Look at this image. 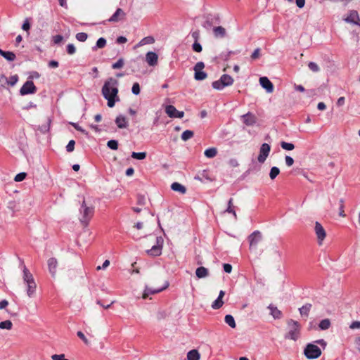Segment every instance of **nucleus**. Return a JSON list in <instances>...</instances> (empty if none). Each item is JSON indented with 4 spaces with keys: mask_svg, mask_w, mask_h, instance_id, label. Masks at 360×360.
Returning <instances> with one entry per match:
<instances>
[{
    "mask_svg": "<svg viewBox=\"0 0 360 360\" xmlns=\"http://www.w3.org/2000/svg\"><path fill=\"white\" fill-rule=\"evenodd\" d=\"M224 302L222 299L217 297L212 304V308L218 309L222 307Z\"/></svg>",
    "mask_w": 360,
    "mask_h": 360,
    "instance_id": "nucleus-40",
    "label": "nucleus"
},
{
    "mask_svg": "<svg viewBox=\"0 0 360 360\" xmlns=\"http://www.w3.org/2000/svg\"><path fill=\"white\" fill-rule=\"evenodd\" d=\"M67 53L70 55H73L76 52V48L73 44H69L67 46Z\"/></svg>",
    "mask_w": 360,
    "mask_h": 360,
    "instance_id": "nucleus-49",
    "label": "nucleus"
},
{
    "mask_svg": "<svg viewBox=\"0 0 360 360\" xmlns=\"http://www.w3.org/2000/svg\"><path fill=\"white\" fill-rule=\"evenodd\" d=\"M165 112L171 118H182L184 115L183 111H179L174 105H168L165 108Z\"/></svg>",
    "mask_w": 360,
    "mask_h": 360,
    "instance_id": "nucleus-13",
    "label": "nucleus"
},
{
    "mask_svg": "<svg viewBox=\"0 0 360 360\" xmlns=\"http://www.w3.org/2000/svg\"><path fill=\"white\" fill-rule=\"evenodd\" d=\"M36 92L37 87L32 80H27L20 89V94L22 96L32 94Z\"/></svg>",
    "mask_w": 360,
    "mask_h": 360,
    "instance_id": "nucleus-10",
    "label": "nucleus"
},
{
    "mask_svg": "<svg viewBox=\"0 0 360 360\" xmlns=\"http://www.w3.org/2000/svg\"><path fill=\"white\" fill-rule=\"evenodd\" d=\"M348 23L357 25L360 26V18L358 12L355 10H352L349 12L347 17L345 19Z\"/></svg>",
    "mask_w": 360,
    "mask_h": 360,
    "instance_id": "nucleus-15",
    "label": "nucleus"
},
{
    "mask_svg": "<svg viewBox=\"0 0 360 360\" xmlns=\"http://www.w3.org/2000/svg\"><path fill=\"white\" fill-rule=\"evenodd\" d=\"M12 326L13 323L9 320L0 322V329L11 330L12 328Z\"/></svg>",
    "mask_w": 360,
    "mask_h": 360,
    "instance_id": "nucleus-39",
    "label": "nucleus"
},
{
    "mask_svg": "<svg viewBox=\"0 0 360 360\" xmlns=\"http://www.w3.org/2000/svg\"><path fill=\"white\" fill-rule=\"evenodd\" d=\"M94 214V207L92 205L88 206L85 200L82 202L79 208V219L84 226H87L90 220Z\"/></svg>",
    "mask_w": 360,
    "mask_h": 360,
    "instance_id": "nucleus-3",
    "label": "nucleus"
},
{
    "mask_svg": "<svg viewBox=\"0 0 360 360\" xmlns=\"http://www.w3.org/2000/svg\"><path fill=\"white\" fill-rule=\"evenodd\" d=\"M196 276L199 278H205L208 276V270L205 267L200 266L195 271Z\"/></svg>",
    "mask_w": 360,
    "mask_h": 360,
    "instance_id": "nucleus-26",
    "label": "nucleus"
},
{
    "mask_svg": "<svg viewBox=\"0 0 360 360\" xmlns=\"http://www.w3.org/2000/svg\"><path fill=\"white\" fill-rule=\"evenodd\" d=\"M63 37L62 35L58 34L53 37V41L54 44H58L63 40Z\"/></svg>",
    "mask_w": 360,
    "mask_h": 360,
    "instance_id": "nucleus-58",
    "label": "nucleus"
},
{
    "mask_svg": "<svg viewBox=\"0 0 360 360\" xmlns=\"http://www.w3.org/2000/svg\"><path fill=\"white\" fill-rule=\"evenodd\" d=\"M158 56L156 53L149 51L146 55V61L150 66H155L158 63Z\"/></svg>",
    "mask_w": 360,
    "mask_h": 360,
    "instance_id": "nucleus-21",
    "label": "nucleus"
},
{
    "mask_svg": "<svg viewBox=\"0 0 360 360\" xmlns=\"http://www.w3.org/2000/svg\"><path fill=\"white\" fill-rule=\"evenodd\" d=\"M107 146L112 150H117L118 148V141L114 139L110 140L108 141Z\"/></svg>",
    "mask_w": 360,
    "mask_h": 360,
    "instance_id": "nucleus-42",
    "label": "nucleus"
},
{
    "mask_svg": "<svg viewBox=\"0 0 360 360\" xmlns=\"http://www.w3.org/2000/svg\"><path fill=\"white\" fill-rule=\"evenodd\" d=\"M70 124L77 131L82 132L85 135H88V132L84 129L82 127H80L77 123L71 122Z\"/></svg>",
    "mask_w": 360,
    "mask_h": 360,
    "instance_id": "nucleus-48",
    "label": "nucleus"
},
{
    "mask_svg": "<svg viewBox=\"0 0 360 360\" xmlns=\"http://www.w3.org/2000/svg\"><path fill=\"white\" fill-rule=\"evenodd\" d=\"M330 326V321L328 319H323L320 321L319 327L321 330H327Z\"/></svg>",
    "mask_w": 360,
    "mask_h": 360,
    "instance_id": "nucleus-33",
    "label": "nucleus"
},
{
    "mask_svg": "<svg viewBox=\"0 0 360 360\" xmlns=\"http://www.w3.org/2000/svg\"><path fill=\"white\" fill-rule=\"evenodd\" d=\"M22 264V271H23V281L27 285V294L28 297H32L34 295L37 289V284L34 281V277L32 274L30 272V271L27 269L25 265L23 264V262L21 261Z\"/></svg>",
    "mask_w": 360,
    "mask_h": 360,
    "instance_id": "nucleus-2",
    "label": "nucleus"
},
{
    "mask_svg": "<svg viewBox=\"0 0 360 360\" xmlns=\"http://www.w3.org/2000/svg\"><path fill=\"white\" fill-rule=\"evenodd\" d=\"M200 354L196 349H192L187 353L188 360H199Z\"/></svg>",
    "mask_w": 360,
    "mask_h": 360,
    "instance_id": "nucleus-27",
    "label": "nucleus"
},
{
    "mask_svg": "<svg viewBox=\"0 0 360 360\" xmlns=\"http://www.w3.org/2000/svg\"><path fill=\"white\" fill-rule=\"evenodd\" d=\"M18 81V76L17 75H13L10 77L9 79L7 81L8 84L13 86L16 84Z\"/></svg>",
    "mask_w": 360,
    "mask_h": 360,
    "instance_id": "nucleus-46",
    "label": "nucleus"
},
{
    "mask_svg": "<svg viewBox=\"0 0 360 360\" xmlns=\"http://www.w3.org/2000/svg\"><path fill=\"white\" fill-rule=\"evenodd\" d=\"M110 264V261L106 259L104 261V262L103 263L102 266H97V269L98 270H100V269H106Z\"/></svg>",
    "mask_w": 360,
    "mask_h": 360,
    "instance_id": "nucleus-62",
    "label": "nucleus"
},
{
    "mask_svg": "<svg viewBox=\"0 0 360 360\" xmlns=\"http://www.w3.org/2000/svg\"><path fill=\"white\" fill-rule=\"evenodd\" d=\"M194 135V133L191 130H186L184 131L181 136V138L183 141H186L188 139H191Z\"/></svg>",
    "mask_w": 360,
    "mask_h": 360,
    "instance_id": "nucleus-34",
    "label": "nucleus"
},
{
    "mask_svg": "<svg viewBox=\"0 0 360 360\" xmlns=\"http://www.w3.org/2000/svg\"><path fill=\"white\" fill-rule=\"evenodd\" d=\"M268 309L270 310V314L275 319H279L282 317V312L276 307L272 304L268 306Z\"/></svg>",
    "mask_w": 360,
    "mask_h": 360,
    "instance_id": "nucleus-24",
    "label": "nucleus"
},
{
    "mask_svg": "<svg viewBox=\"0 0 360 360\" xmlns=\"http://www.w3.org/2000/svg\"><path fill=\"white\" fill-rule=\"evenodd\" d=\"M171 188L174 191L179 192L181 194H185L186 193V188L184 185L178 182L172 183L171 185Z\"/></svg>",
    "mask_w": 360,
    "mask_h": 360,
    "instance_id": "nucleus-25",
    "label": "nucleus"
},
{
    "mask_svg": "<svg viewBox=\"0 0 360 360\" xmlns=\"http://www.w3.org/2000/svg\"><path fill=\"white\" fill-rule=\"evenodd\" d=\"M311 308V304H306L303 305L302 307L299 309L300 313L302 316H307L309 315V312Z\"/></svg>",
    "mask_w": 360,
    "mask_h": 360,
    "instance_id": "nucleus-31",
    "label": "nucleus"
},
{
    "mask_svg": "<svg viewBox=\"0 0 360 360\" xmlns=\"http://www.w3.org/2000/svg\"><path fill=\"white\" fill-rule=\"evenodd\" d=\"M51 124V119H48L47 123L46 124L41 125L39 127V129L43 132L46 133L49 131Z\"/></svg>",
    "mask_w": 360,
    "mask_h": 360,
    "instance_id": "nucleus-45",
    "label": "nucleus"
},
{
    "mask_svg": "<svg viewBox=\"0 0 360 360\" xmlns=\"http://www.w3.org/2000/svg\"><path fill=\"white\" fill-rule=\"evenodd\" d=\"M131 156L134 159L142 160L146 158V152H139V153L132 152Z\"/></svg>",
    "mask_w": 360,
    "mask_h": 360,
    "instance_id": "nucleus-35",
    "label": "nucleus"
},
{
    "mask_svg": "<svg viewBox=\"0 0 360 360\" xmlns=\"http://www.w3.org/2000/svg\"><path fill=\"white\" fill-rule=\"evenodd\" d=\"M155 42V39L151 36L143 37L136 45V46H142L146 44H152Z\"/></svg>",
    "mask_w": 360,
    "mask_h": 360,
    "instance_id": "nucleus-28",
    "label": "nucleus"
},
{
    "mask_svg": "<svg viewBox=\"0 0 360 360\" xmlns=\"http://www.w3.org/2000/svg\"><path fill=\"white\" fill-rule=\"evenodd\" d=\"M140 86L139 83L136 82L133 84L131 91L134 95H139L140 94Z\"/></svg>",
    "mask_w": 360,
    "mask_h": 360,
    "instance_id": "nucleus-53",
    "label": "nucleus"
},
{
    "mask_svg": "<svg viewBox=\"0 0 360 360\" xmlns=\"http://www.w3.org/2000/svg\"><path fill=\"white\" fill-rule=\"evenodd\" d=\"M220 22V18L219 15H208L206 20L203 23V27L208 30L210 29L214 24H219Z\"/></svg>",
    "mask_w": 360,
    "mask_h": 360,
    "instance_id": "nucleus-14",
    "label": "nucleus"
},
{
    "mask_svg": "<svg viewBox=\"0 0 360 360\" xmlns=\"http://www.w3.org/2000/svg\"><path fill=\"white\" fill-rule=\"evenodd\" d=\"M304 354L308 359H315L321 355V350L315 344L309 343L304 348Z\"/></svg>",
    "mask_w": 360,
    "mask_h": 360,
    "instance_id": "nucleus-6",
    "label": "nucleus"
},
{
    "mask_svg": "<svg viewBox=\"0 0 360 360\" xmlns=\"http://www.w3.org/2000/svg\"><path fill=\"white\" fill-rule=\"evenodd\" d=\"M308 67L314 72H317L320 70L319 65L314 62H309Z\"/></svg>",
    "mask_w": 360,
    "mask_h": 360,
    "instance_id": "nucleus-47",
    "label": "nucleus"
},
{
    "mask_svg": "<svg viewBox=\"0 0 360 360\" xmlns=\"http://www.w3.org/2000/svg\"><path fill=\"white\" fill-rule=\"evenodd\" d=\"M349 328L351 329H359L360 328V321H353Z\"/></svg>",
    "mask_w": 360,
    "mask_h": 360,
    "instance_id": "nucleus-59",
    "label": "nucleus"
},
{
    "mask_svg": "<svg viewBox=\"0 0 360 360\" xmlns=\"http://www.w3.org/2000/svg\"><path fill=\"white\" fill-rule=\"evenodd\" d=\"M224 321L227 325H229L232 328H235L236 326L235 319L233 316L231 314H227L225 316Z\"/></svg>",
    "mask_w": 360,
    "mask_h": 360,
    "instance_id": "nucleus-29",
    "label": "nucleus"
},
{
    "mask_svg": "<svg viewBox=\"0 0 360 360\" xmlns=\"http://www.w3.org/2000/svg\"><path fill=\"white\" fill-rule=\"evenodd\" d=\"M223 268L224 271L228 274H230L232 271V266L230 264H224Z\"/></svg>",
    "mask_w": 360,
    "mask_h": 360,
    "instance_id": "nucleus-60",
    "label": "nucleus"
},
{
    "mask_svg": "<svg viewBox=\"0 0 360 360\" xmlns=\"http://www.w3.org/2000/svg\"><path fill=\"white\" fill-rule=\"evenodd\" d=\"M106 45V39L103 37H101L99 38L97 41H96V45L92 48V50L93 51H95L97 49H102L103 47H105Z\"/></svg>",
    "mask_w": 360,
    "mask_h": 360,
    "instance_id": "nucleus-32",
    "label": "nucleus"
},
{
    "mask_svg": "<svg viewBox=\"0 0 360 360\" xmlns=\"http://www.w3.org/2000/svg\"><path fill=\"white\" fill-rule=\"evenodd\" d=\"M123 65H124V59L121 58L118 59V60L117 62L114 63L112 65V68L114 70H117V69H120V68H122Z\"/></svg>",
    "mask_w": 360,
    "mask_h": 360,
    "instance_id": "nucleus-44",
    "label": "nucleus"
},
{
    "mask_svg": "<svg viewBox=\"0 0 360 360\" xmlns=\"http://www.w3.org/2000/svg\"><path fill=\"white\" fill-rule=\"evenodd\" d=\"M285 162L288 167H291L294 164L293 158L289 155L285 157Z\"/></svg>",
    "mask_w": 360,
    "mask_h": 360,
    "instance_id": "nucleus-54",
    "label": "nucleus"
},
{
    "mask_svg": "<svg viewBox=\"0 0 360 360\" xmlns=\"http://www.w3.org/2000/svg\"><path fill=\"white\" fill-rule=\"evenodd\" d=\"M213 34L216 38H224L226 35V30L221 26H217L213 28Z\"/></svg>",
    "mask_w": 360,
    "mask_h": 360,
    "instance_id": "nucleus-22",
    "label": "nucleus"
},
{
    "mask_svg": "<svg viewBox=\"0 0 360 360\" xmlns=\"http://www.w3.org/2000/svg\"><path fill=\"white\" fill-rule=\"evenodd\" d=\"M271 146L266 143L262 144L259 148V154L257 157V160L259 163H264L269 155Z\"/></svg>",
    "mask_w": 360,
    "mask_h": 360,
    "instance_id": "nucleus-11",
    "label": "nucleus"
},
{
    "mask_svg": "<svg viewBox=\"0 0 360 360\" xmlns=\"http://www.w3.org/2000/svg\"><path fill=\"white\" fill-rule=\"evenodd\" d=\"M127 41V39L125 37L120 36L116 39V42L117 44H124Z\"/></svg>",
    "mask_w": 360,
    "mask_h": 360,
    "instance_id": "nucleus-63",
    "label": "nucleus"
},
{
    "mask_svg": "<svg viewBox=\"0 0 360 360\" xmlns=\"http://www.w3.org/2000/svg\"><path fill=\"white\" fill-rule=\"evenodd\" d=\"M280 173V169L278 167L274 166L271 168L269 172V177L271 179L274 180Z\"/></svg>",
    "mask_w": 360,
    "mask_h": 360,
    "instance_id": "nucleus-38",
    "label": "nucleus"
},
{
    "mask_svg": "<svg viewBox=\"0 0 360 360\" xmlns=\"http://www.w3.org/2000/svg\"><path fill=\"white\" fill-rule=\"evenodd\" d=\"M225 212H228V213L233 214V215L235 217V219L237 218V214H236L235 210L233 208V199L232 198H230L229 200V201H228V207H227L226 210H225Z\"/></svg>",
    "mask_w": 360,
    "mask_h": 360,
    "instance_id": "nucleus-36",
    "label": "nucleus"
},
{
    "mask_svg": "<svg viewBox=\"0 0 360 360\" xmlns=\"http://www.w3.org/2000/svg\"><path fill=\"white\" fill-rule=\"evenodd\" d=\"M248 241L250 243V249H256L258 243L262 240V234L259 231H253L248 236Z\"/></svg>",
    "mask_w": 360,
    "mask_h": 360,
    "instance_id": "nucleus-8",
    "label": "nucleus"
},
{
    "mask_svg": "<svg viewBox=\"0 0 360 360\" xmlns=\"http://www.w3.org/2000/svg\"><path fill=\"white\" fill-rule=\"evenodd\" d=\"M125 13L122 8H117L112 15L108 20L110 22H116L125 17Z\"/></svg>",
    "mask_w": 360,
    "mask_h": 360,
    "instance_id": "nucleus-20",
    "label": "nucleus"
},
{
    "mask_svg": "<svg viewBox=\"0 0 360 360\" xmlns=\"http://www.w3.org/2000/svg\"><path fill=\"white\" fill-rule=\"evenodd\" d=\"M192 49L194 51L200 53L202 51V46L198 41H195L192 45Z\"/></svg>",
    "mask_w": 360,
    "mask_h": 360,
    "instance_id": "nucleus-51",
    "label": "nucleus"
},
{
    "mask_svg": "<svg viewBox=\"0 0 360 360\" xmlns=\"http://www.w3.org/2000/svg\"><path fill=\"white\" fill-rule=\"evenodd\" d=\"M52 360H69L65 359L64 354H53L51 356Z\"/></svg>",
    "mask_w": 360,
    "mask_h": 360,
    "instance_id": "nucleus-56",
    "label": "nucleus"
},
{
    "mask_svg": "<svg viewBox=\"0 0 360 360\" xmlns=\"http://www.w3.org/2000/svg\"><path fill=\"white\" fill-rule=\"evenodd\" d=\"M243 123L247 126H252L256 123V117L251 112H248L241 116Z\"/></svg>",
    "mask_w": 360,
    "mask_h": 360,
    "instance_id": "nucleus-19",
    "label": "nucleus"
},
{
    "mask_svg": "<svg viewBox=\"0 0 360 360\" xmlns=\"http://www.w3.org/2000/svg\"><path fill=\"white\" fill-rule=\"evenodd\" d=\"M259 56H260V49L257 48L252 53L251 58L252 60H255V59L258 58L259 57Z\"/></svg>",
    "mask_w": 360,
    "mask_h": 360,
    "instance_id": "nucleus-57",
    "label": "nucleus"
},
{
    "mask_svg": "<svg viewBox=\"0 0 360 360\" xmlns=\"http://www.w3.org/2000/svg\"><path fill=\"white\" fill-rule=\"evenodd\" d=\"M259 83L262 88H264L267 93L273 92L274 85L272 82L266 77H260Z\"/></svg>",
    "mask_w": 360,
    "mask_h": 360,
    "instance_id": "nucleus-18",
    "label": "nucleus"
},
{
    "mask_svg": "<svg viewBox=\"0 0 360 360\" xmlns=\"http://www.w3.org/2000/svg\"><path fill=\"white\" fill-rule=\"evenodd\" d=\"M75 37L79 41L84 42L87 39L88 35L85 32H79Z\"/></svg>",
    "mask_w": 360,
    "mask_h": 360,
    "instance_id": "nucleus-43",
    "label": "nucleus"
},
{
    "mask_svg": "<svg viewBox=\"0 0 360 360\" xmlns=\"http://www.w3.org/2000/svg\"><path fill=\"white\" fill-rule=\"evenodd\" d=\"M30 28V24L28 20H25L22 25V29L25 31H28Z\"/></svg>",
    "mask_w": 360,
    "mask_h": 360,
    "instance_id": "nucleus-61",
    "label": "nucleus"
},
{
    "mask_svg": "<svg viewBox=\"0 0 360 360\" xmlns=\"http://www.w3.org/2000/svg\"><path fill=\"white\" fill-rule=\"evenodd\" d=\"M118 85L119 82L116 79L110 77L105 81L102 87V95L107 100L109 108H113L115 103L120 101L118 96Z\"/></svg>",
    "mask_w": 360,
    "mask_h": 360,
    "instance_id": "nucleus-1",
    "label": "nucleus"
},
{
    "mask_svg": "<svg viewBox=\"0 0 360 360\" xmlns=\"http://www.w3.org/2000/svg\"><path fill=\"white\" fill-rule=\"evenodd\" d=\"M205 68V63L202 61L198 62L194 68V79L197 81H202L207 78V74L202 70Z\"/></svg>",
    "mask_w": 360,
    "mask_h": 360,
    "instance_id": "nucleus-7",
    "label": "nucleus"
},
{
    "mask_svg": "<svg viewBox=\"0 0 360 360\" xmlns=\"http://www.w3.org/2000/svg\"><path fill=\"white\" fill-rule=\"evenodd\" d=\"M281 147L283 149V150H292L295 148V145L292 143H288V142H285V141H281Z\"/></svg>",
    "mask_w": 360,
    "mask_h": 360,
    "instance_id": "nucleus-41",
    "label": "nucleus"
},
{
    "mask_svg": "<svg viewBox=\"0 0 360 360\" xmlns=\"http://www.w3.org/2000/svg\"><path fill=\"white\" fill-rule=\"evenodd\" d=\"M59 65V63L56 60H51L49 63V67L51 68H56Z\"/></svg>",
    "mask_w": 360,
    "mask_h": 360,
    "instance_id": "nucleus-64",
    "label": "nucleus"
},
{
    "mask_svg": "<svg viewBox=\"0 0 360 360\" xmlns=\"http://www.w3.org/2000/svg\"><path fill=\"white\" fill-rule=\"evenodd\" d=\"M77 336L84 342V344L88 345L89 340L84 335V334L82 331H78L77 333Z\"/></svg>",
    "mask_w": 360,
    "mask_h": 360,
    "instance_id": "nucleus-55",
    "label": "nucleus"
},
{
    "mask_svg": "<svg viewBox=\"0 0 360 360\" xmlns=\"http://www.w3.org/2000/svg\"><path fill=\"white\" fill-rule=\"evenodd\" d=\"M75 141L74 140H70L68 142V145L66 146L67 152H68V153L72 152L75 149Z\"/></svg>",
    "mask_w": 360,
    "mask_h": 360,
    "instance_id": "nucleus-50",
    "label": "nucleus"
},
{
    "mask_svg": "<svg viewBox=\"0 0 360 360\" xmlns=\"http://www.w3.org/2000/svg\"><path fill=\"white\" fill-rule=\"evenodd\" d=\"M233 79L229 75H222L219 79L212 83L213 89L217 90H222L224 87L232 85Z\"/></svg>",
    "mask_w": 360,
    "mask_h": 360,
    "instance_id": "nucleus-5",
    "label": "nucleus"
},
{
    "mask_svg": "<svg viewBox=\"0 0 360 360\" xmlns=\"http://www.w3.org/2000/svg\"><path fill=\"white\" fill-rule=\"evenodd\" d=\"M115 123L117 127L120 129H124L127 128L128 126L127 119L122 115H120L116 117Z\"/></svg>",
    "mask_w": 360,
    "mask_h": 360,
    "instance_id": "nucleus-23",
    "label": "nucleus"
},
{
    "mask_svg": "<svg viewBox=\"0 0 360 360\" xmlns=\"http://www.w3.org/2000/svg\"><path fill=\"white\" fill-rule=\"evenodd\" d=\"M205 155L208 158H213L217 154V150L216 148H209L204 152Z\"/></svg>",
    "mask_w": 360,
    "mask_h": 360,
    "instance_id": "nucleus-30",
    "label": "nucleus"
},
{
    "mask_svg": "<svg viewBox=\"0 0 360 360\" xmlns=\"http://www.w3.org/2000/svg\"><path fill=\"white\" fill-rule=\"evenodd\" d=\"M49 271L53 278L56 275V269L58 266V261L55 257H51L47 261Z\"/></svg>",
    "mask_w": 360,
    "mask_h": 360,
    "instance_id": "nucleus-17",
    "label": "nucleus"
},
{
    "mask_svg": "<svg viewBox=\"0 0 360 360\" xmlns=\"http://www.w3.org/2000/svg\"><path fill=\"white\" fill-rule=\"evenodd\" d=\"M169 286V283L166 282L163 287L158 288V289H153L151 288H148V286H146L143 294V298L146 299L150 295L156 294L158 292H160L165 290Z\"/></svg>",
    "mask_w": 360,
    "mask_h": 360,
    "instance_id": "nucleus-16",
    "label": "nucleus"
},
{
    "mask_svg": "<svg viewBox=\"0 0 360 360\" xmlns=\"http://www.w3.org/2000/svg\"><path fill=\"white\" fill-rule=\"evenodd\" d=\"M26 176L27 174L25 172H20L15 176L14 180L17 182L22 181L25 179Z\"/></svg>",
    "mask_w": 360,
    "mask_h": 360,
    "instance_id": "nucleus-52",
    "label": "nucleus"
},
{
    "mask_svg": "<svg viewBox=\"0 0 360 360\" xmlns=\"http://www.w3.org/2000/svg\"><path fill=\"white\" fill-rule=\"evenodd\" d=\"M287 325L288 332L285 335V338L296 341L300 335V324L297 321L289 319Z\"/></svg>",
    "mask_w": 360,
    "mask_h": 360,
    "instance_id": "nucleus-4",
    "label": "nucleus"
},
{
    "mask_svg": "<svg viewBox=\"0 0 360 360\" xmlns=\"http://www.w3.org/2000/svg\"><path fill=\"white\" fill-rule=\"evenodd\" d=\"M163 245V238L160 236L156 238V244L154 245L150 250H147V253L152 256H159L162 254V249Z\"/></svg>",
    "mask_w": 360,
    "mask_h": 360,
    "instance_id": "nucleus-9",
    "label": "nucleus"
},
{
    "mask_svg": "<svg viewBox=\"0 0 360 360\" xmlns=\"http://www.w3.org/2000/svg\"><path fill=\"white\" fill-rule=\"evenodd\" d=\"M314 231L317 237L319 245H322L323 241L326 236V232L323 226L319 221H316L315 223Z\"/></svg>",
    "mask_w": 360,
    "mask_h": 360,
    "instance_id": "nucleus-12",
    "label": "nucleus"
},
{
    "mask_svg": "<svg viewBox=\"0 0 360 360\" xmlns=\"http://www.w3.org/2000/svg\"><path fill=\"white\" fill-rule=\"evenodd\" d=\"M2 56L8 61H14L16 58L15 54L12 51H4Z\"/></svg>",
    "mask_w": 360,
    "mask_h": 360,
    "instance_id": "nucleus-37",
    "label": "nucleus"
}]
</instances>
